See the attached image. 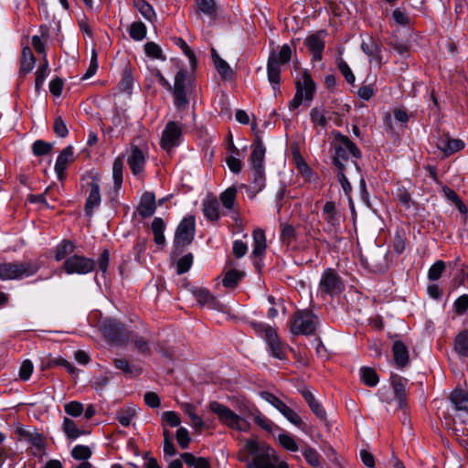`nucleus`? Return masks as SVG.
Segmentation results:
<instances>
[{"label": "nucleus", "mask_w": 468, "mask_h": 468, "mask_svg": "<svg viewBox=\"0 0 468 468\" xmlns=\"http://www.w3.org/2000/svg\"><path fill=\"white\" fill-rule=\"evenodd\" d=\"M333 148V164L337 169L346 167V163L351 160L356 170H359L356 160L362 157V153L347 136L339 132L334 133Z\"/></svg>", "instance_id": "nucleus-1"}, {"label": "nucleus", "mask_w": 468, "mask_h": 468, "mask_svg": "<svg viewBox=\"0 0 468 468\" xmlns=\"http://www.w3.org/2000/svg\"><path fill=\"white\" fill-rule=\"evenodd\" d=\"M250 325L258 336L265 340L273 357L281 360L285 358L284 344L281 341L275 328L256 321L250 322Z\"/></svg>", "instance_id": "nucleus-2"}, {"label": "nucleus", "mask_w": 468, "mask_h": 468, "mask_svg": "<svg viewBox=\"0 0 468 468\" xmlns=\"http://www.w3.org/2000/svg\"><path fill=\"white\" fill-rule=\"evenodd\" d=\"M292 57V48L288 44L282 46L281 50L271 52L267 62L268 80L272 90L277 91L281 82V65L288 63Z\"/></svg>", "instance_id": "nucleus-3"}, {"label": "nucleus", "mask_w": 468, "mask_h": 468, "mask_svg": "<svg viewBox=\"0 0 468 468\" xmlns=\"http://www.w3.org/2000/svg\"><path fill=\"white\" fill-rule=\"evenodd\" d=\"M39 270L33 261L0 262V280H22L33 276Z\"/></svg>", "instance_id": "nucleus-4"}, {"label": "nucleus", "mask_w": 468, "mask_h": 468, "mask_svg": "<svg viewBox=\"0 0 468 468\" xmlns=\"http://www.w3.org/2000/svg\"><path fill=\"white\" fill-rule=\"evenodd\" d=\"M209 410L217 414L219 421L229 428L239 431H248L249 423L227 406L218 401H212L209 404Z\"/></svg>", "instance_id": "nucleus-5"}, {"label": "nucleus", "mask_w": 468, "mask_h": 468, "mask_svg": "<svg viewBox=\"0 0 468 468\" xmlns=\"http://www.w3.org/2000/svg\"><path fill=\"white\" fill-rule=\"evenodd\" d=\"M195 236V218L186 217L176 229L174 238L175 254H180L183 250L191 244Z\"/></svg>", "instance_id": "nucleus-6"}, {"label": "nucleus", "mask_w": 468, "mask_h": 468, "mask_svg": "<svg viewBox=\"0 0 468 468\" xmlns=\"http://www.w3.org/2000/svg\"><path fill=\"white\" fill-rule=\"evenodd\" d=\"M317 317L310 310L297 311L292 317L291 332L293 335H308L314 332Z\"/></svg>", "instance_id": "nucleus-7"}, {"label": "nucleus", "mask_w": 468, "mask_h": 468, "mask_svg": "<svg viewBox=\"0 0 468 468\" xmlns=\"http://www.w3.org/2000/svg\"><path fill=\"white\" fill-rule=\"evenodd\" d=\"M249 468H289V466L285 462L279 461L272 448L264 446L257 453V456L252 457L251 462L249 463Z\"/></svg>", "instance_id": "nucleus-8"}, {"label": "nucleus", "mask_w": 468, "mask_h": 468, "mask_svg": "<svg viewBox=\"0 0 468 468\" xmlns=\"http://www.w3.org/2000/svg\"><path fill=\"white\" fill-rule=\"evenodd\" d=\"M94 268V260L78 254L67 258L62 265L67 274L85 275L91 272Z\"/></svg>", "instance_id": "nucleus-9"}, {"label": "nucleus", "mask_w": 468, "mask_h": 468, "mask_svg": "<svg viewBox=\"0 0 468 468\" xmlns=\"http://www.w3.org/2000/svg\"><path fill=\"white\" fill-rule=\"evenodd\" d=\"M184 125L176 121H170L166 123L161 136L160 146L169 152L175 146L179 144L182 137Z\"/></svg>", "instance_id": "nucleus-10"}, {"label": "nucleus", "mask_w": 468, "mask_h": 468, "mask_svg": "<svg viewBox=\"0 0 468 468\" xmlns=\"http://www.w3.org/2000/svg\"><path fill=\"white\" fill-rule=\"evenodd\" d=\"M187 71L180 69L175 77L173 89L174 103L178 110H184L189 103L187 99Z\"/></svg>", "instance_id": "nucleus-11"}, {"label": "nucleus", "mask_w": 468, "mask_h": 468, "mask_svg": "<svg viewBox=\"0 0 468 468\" xmlns=\"http://www.w3.org/2000/svg\"><path fill=\"white\" fill-rule=\"evenodd\" d=\"M343 289V283L340 277L333 269H327L322 274L319 290L323 293L335 295Z\"/></svg>", "instance_id": "nucleus-12"}, {"label": "nucleus", "mask_w": 468, "mask_h": 468, "mask_svg": "<svg viewBox=\"0 0 468 468\" xmlns=\"http://www.w3.org/2000/svg\"><path fill=\"white\" fill-rule=\"evenodd\" d=\"M390 379L399 408L403 410L407 405L408 379L398 374H391Z\"/></svg>", "instance_id": "nucleus-13"}, {"label": "nucleus", "mask_w": 468, "mask_h": 468, "mask_svg": "<svg viewBox=\"0 0 468 468\" xmlns=\"http://www.w3.org/2000/svg\"><path fill=\"white\" fill-rule=\"evenodd\" d=\"M103 333L110 340L118 344H122L127 339L123 325L115 320H108L104 323Z\"/></svg>", "instance_id": "nucleus-14"}, {"label": "nucleus", "mask_w": 468, "mask_h": 468, "mask_svg": "<svg viewBox=\"0 0 468 468\" xmlns=\"http://www.w3.org/2000/svg\"><path fill=\"white\" fill-rule=\"evenodd\" d=\"M146 162L145 153L136 145L131 148V154L127 159V163L132 173L134 176L141 174L144 169Z\"/></svg>", "instance_id": "nucleus-15"}, {"label": "nucleus", "mask_w": 468, "mask_h": 468, "mask_svg": "<svg viewBox=\"0 0 468 468\" xmlns=\"http://www.w3.org/2000/svg\"><path fill=\"white\" fill-rule=\"evenodd\" d=\"M266 148L261 139L257 136L251 144L250 162L251 169L264 168Z\"/></svg>", "instance_id": "nucleus-16"}, {"label": "nucleus", "mask_w": 468, "mask_h": 468, "mask_svg": "<svg viewBox=\"0 0 468 468\" xmlns=\"http://www.w3.org/2000/svg\"><path fill=\"white\" fill-rule=\"evenodd\" d=\"M436 145L445 155H450L461 151L464 147V143L450 137L449 134H443L438 138Z\"/></svg>", "instance_id": "nucleus-17"}, {"label": "nucleus", "mask_w": 468, "mask_h": 468, "mask_svg": "<svg viewBox=\"0 0 468 468\" xmlns=\"http://www.w3.org/2000/svg\"><path fill=\"white\" fill-rule=\"evenodd\" d=\"M451 402L457 413L462 418L468 415V392L463 389H456L450 396Z\"/></svg>", "instance_id": "nucleus-18"}, {"label": "nucleus", "mask_w": 468, "mask_h": 468, "mask_svg": "<svg viewBox=\"0 0 468 468\" xmlns=\"http://www.w3.org/2000/svg\"><path fill=\"white\" fill-rule=\"evenodd\" d=\"M90 190L85 204V213L88 217H91L94 208L98 207L101 204V193L98 179L93 177L90 182Z\"/></svg>", "instance_id": "nucleus-19"}, {"label": "nucleus", "mask_w": 468, "mask_h": 468, "mask_svg": "<svg viewBox=\"0 0 468 468\" xmlns=\"http://www.w3.org/2000/svg\"><path fill=\"white\" fill-rule=\"evenodd\" d=\"M73 154L74 152L71 145L65 147L58 154L54 169L59 180L63 179L68 165L73 161Z\"/></svg>", "instance_id": "nucleus-20"}, {"label": "nucleus", "mask_w": 468, "mask_h": 468, "mask_svg": "<svg viewBox=\"0 0 468 468\" xmlns=\"http://www.w3.org/2000/svg\"><path fill=\"white\" fill-rule=\"evenodd\" d=\"M392 353L394 363L399 368H403L409 365V350L402 341L397 340L393 343Z\"/></svg>", "instance_id": "nucleus-21"}, {"label": "nucleus", "mask_w": 468, "mask_h": 468, "mask_svg": "<svg viewBox=\"0 0 468 468\" xmlns=\"http://www.w3.org/2000/svg\"><path fill=\"white\" fill-rule=\"evenodd\" d=\"M295 85L296 90H298L299 87L303 91V96L305 101H311L313 99L315 84L311 75L306 70L302 73V77L296 80Z\"/></svg>", "instance_id": "nucleus-22"}, {"label": "nucleus", "mask_w": 468, "mask_h": 468, "mask_svg": "<svg viewBox=\"0 0 468 468\" xmlns=\"http://www.w3.org/2000/svg\"><path fill=\"white\" fill-rule=\"evenodd\" d=\"M306 403L310 407L312 412L319 419L325 420L326 412L320 402H318L313 392L307 388H303L299 391Z\"/></svg>", "instance_id": "nucleus-23"}, {"label": "nucleus", "mask_w": 468, "mask_h": 468, "mask_svg": "<svg viewBox=\"0 0 468 468\" xmlns=\"http://www.w3.org/2000/svg\"><path fill=\"white\" fill-rule=\"evenodd\" d=\"M156 209L155 197L153 193L146 192L142 196L140 204L138 206V213L143 218L151 217L154 214Z\"/></svg>", "instance_id": "nucleus-24"}, {"label": "nucleus", "mask_w": 468, "mask_h": 468, "mask_svg": "<svg viewBox=\"0 0 468 468\" xmlns=\"http://www.w3.org/2000/svg\"><path fill=\"white\" fill-rule=\"evenodd\" d=\"M322 213L324 220L328 225L336 229L340 226L341 215L336 209L335 203L333 201H327L323 207Z\"/></svg>", "instance_id": "nucleus-25"}, {"label": "nucleus", "mask_w": 468, "mask_h": 468, "mask_svg": "<svg viewBox=\"0 0 468 468\" xmlns=\"http://www.w3.org/2000/svg\"><path fill=\"white\" fill-rule=\"evenodd\" d=\"M211 57L213 63L221 78L223 80H231L234 75L232 69L229 67L227 61L220 58L215 48L211 49Z\"/></svg>", "instance_id": "nucleus-26"}, {"label": "nucleus", "mask_w": 468, "mask_h": 468, "mask_svg": "<svg viewBox=\"0 0 468 468\" xmlns=\"http://www.w3.org/2000/svg\"><path fill=\"white\" fill-rule=\"evenodd\" d=\"M203 213L210 221H217L219 218V203L215 197H207L204 200Z\"/></svg>", "instance_id": "nucleus-27"}, {"label": "nucleus", "mask_w": 468, "mask_h": 468, "mask_svg": "<svg viewBox=\"0 0 468 468\" xmlns=\"http://www.w3.org/2000/svg\"><path fill=\"white\" fill-rule=\"evenodd\" d=\"M36 64V58L29 47H24L22 49V56L20 60V75L29 73Z\"/></svg>", "instance_id": "nucleus-28"}, {"label": "nucleus", "mask_w": 468, "mask_h": 468, "mask_svg": "<svg viewBox=\"0 0 468 468\" xmlns=\"http://www.w3.org/2000/svg\"><path fill=\"white\" fill-rule=\"evenodd\" d=\"M278 411L295 427L301 430H304L306 428V424L300 415L286 403H284Z\"/></svg>", "instance_id": "nucleus-29"}, {"label": "nucleus", "mask_w": 468, "mask_h": 468, "mask_svg": "<svg viewBox=\"0 0 468 468\" xmlns=\"http://www.w3.org/2000/svg\"><path fill=\"white\" fill-rule=\"evenodd\" d=\"M453 349L459 356L468 357V329L457 334L453 341Z\"/></svg>", "instance_id": "nucleus-30"}, {"label": "nucleus", "mask_w": 468, "mask_h": 468, "mask_svg": "<svg viewBox=\"0 0 468 468\" xmlns=\"http://www.w3.org/2000/svg\"><path fill=\"white\" fill-rule=\"evenodd\" d=\"M362 51L369 58L370 62L375 61L378 66L381 65L380 48L371 38L368 42L363 41L361 44Z\"/></svg>", "instance_id": "nucleus-31"}, {"label": "nucleus", "mask_w": 468, "mask_h": 468, "mask_svg": "<svg viewBox=\"0 0 468 468\" xmlns=\"http://www.w3.org/2000/svg\"><path fill=\"white\" fill-rule=\"evenodd\" d=\"M136 414L137 410L135 406L126 405L116 412L115 418L123 427H128Z\"/></svg>", "instance_id": "nucleus-32"}, {"label": "nucleus", "mask_w": 468, "mask_h": 468, "mask_svg": "<svg viewBox=\"0 0 468 468\" xmlns=\"http://www.w3.org/2000/svg\"><path fill=\"white\" fill-rule=\"evenodd\" d=\"M311 122L315 129L325 130L328 120L326 112L323 107H314L310 112Z\"/></svg>", "instance_id": "nucleus-33"}, {"label": "nucleus", "mask_w": 468, "mask_h": 468, "mask_svg": "<svg viewBox=\"0 0 468 468\" xmlns=\"http://www.w3.org/2000/svg\"><path fill=\"white\" fill-rule=\"evenodd\" d=\"M305 46L313 53L314 58L320 60L322 52L324 48V43L317 35H312L305 39Z\"/></svg>", "instance_id": "nucleus-34"}, {"label": "nucleus", "mask_w": 468, "mask_h": 468, "mask_svg": "<svg viewBox=\"0 0 468 468\" xmlns=\"http://www.w3.org/2000/svg\"><path fill=\"white\" fill-rule=\"evenodd\" d=\"M266 250V237L262 229H255L253 231V250L255 257L262 256Z\"/></svg>", "instance_id": "nucleus-35"}, {"label": "nucleus", "mask_w": 468, "mask_h": 468, "mask_svg": "<svg viewBox=\"0 0 468 468\" xmlns=\"http://www.w3.org/2000/svg\"><path fill=\"white\" fill-rule=\"evenodd\" d=\"M196 300L201 305H208L214 307L216 304V297L206 288H197L193 292Z\"/></svg>", "instance_id": "nucleus-36"}, {"label": "nucleus", "mask_w": 468, "mask_h": 468, "mask_svg": "<svg viewBox=\"0 0 468 468\" xmlns=\"http://www.w3.org/2000/svg\"><path fill=\"white\" fill-rule=\"evenodd\" d=\"M48 74V61L47 55L43 57L42 62L36 71L35 90L39 91L42 89L43 83Z\"/></svg>", "instance_id": "nucleus-37"}, {"label": "nucleus", "mask_w": 468, "mask_h": 468, "mask_svg": "<svg viewBox=\"0 0 468 468\" xmlns=\"http://www.w3.org/2000/svg\"><path fill=\"white\" fill-rule=\"evenodd\" d=\"M133 6L149 22H153L156 16L153 6L145 0H133Z\"/></svg>", "instance_id": "nucleus-38"}, {"label": "nucleus", "mask_w": 468, "mask_h": 468, "mask_svg": "<svg viewBox=\"0 0 468 468\" xmlns=\"http://www.w3.org/2000/svg\"><path fill=\"white\" fill-rule=\"evenodd\" d=\"M113 364L116 368L122 370L128 377L138 376L141 373L139 367L131 365L125 358H115Z\"/></svg>", "instance_id": "nucleus-39"}, {"label": "nucleus", "mask_w": 468, "mask_h": 468, "mask_svg": "<svg viewBox=\"0 0 468 468\" xmlns=\"http://www.w3.org/2000/svg\"><path fill=\"white\" fill-rule=\"evenodd\" d=\"M250 414L253 417L255 423L262 430L271 432L273 428H276V425L270 419L265 417L258 409H254Z\"/></svg>", "instance_id": "nucleus-40"}, {"label": "nucleus", "mask_w": 468, "mask_h": 468, "mask_svg": "<svg viewBox=\"0 0 468 468\" xmlns=\"http://www.w3.org/2000/svg\"><path fill=\"white\" fill-rule=\"evenodd\" d=\"M123 172V157L118 156L114 159L112 165V178L114 182V186L119 189L122 184V176Z\"/></svg>", "instance_id": "nucleus-41"}, {"label": "nucleus", "mask_w": 468, "mask_h": 468, "mask_svg": "<svg viewBox=\"0 0 468 468\" xmlns=\"http://www.w3.org/2000/svg\"><path fill=\"white\" fill-rule=\"evenodd\" d=\"M41 35L40 36H33L32 37V46L37 53L42 54L43 57L46 54L45 49V42L44 40H47L48 38V29L45 27H40Z\"/></svg>", "instance_id": "nucleus-42"}, {"label": "nucleus", "mask_w": 468, "mask_h": 468, "mask_svg": "<svg viewBox=\"0 0 468 468\" xmlns=\"http://www.w3.org/2000/svg\"><path fill=\"white\" fill-rule=\"evenodd\" d=\"M182 460L193 468H210L209 462L203 457H196L192 453L185 452L181 454Z\"/></svg>", "instance_id": "nucleus-43"}, {"label": "nucleus", "mask_w": 468, "mask_h": 468, "mask_svg": "<svg viewBox=\"0 0 468 468\" xmlns=\"http://www.w3.org/2000/svg\"><path fill=\"white\" fill-rule=\"evenodd\" d=\"M75 250V245L69 240H63L56 247L55 260L60 261L66 258L67 255L71 254Z\"/></svg>", "instance_id": "nucleus-44"}, {"label": "nucleus", "mask_w": 468, "mask_h": 468, "mask_svg": "<svg viewBox=\"0 0 468 468\" xmlns=\"http://www.w3.org/2000/svg\"><path fill=\"white\" fill-rule=\"evenodd\" d=\"M146 32V27L141 21L132 23L129 28V35L135 41H142L145 37Z\"/></svg>", "instance_id": "nucleus-45"}, {"label": "nucleus", "mask_w": 468, "mask_h": 468, "mask_svg": "<svg viewBox=\"0 0 468 468\" xmlns=\"http://www.w3.org/2000/svg\"><path fill=\"white\" fill-rule=\"evenodd\" d=\"M360 376L362 381L368 387H375L379 381L378 374L371 367H362L360 369Z\"/></svg>", "instance_id": "nucleus-46"}, {"label": "nucleus", "mask_w": 468, "mask_h": 468, "mask_svg": "<svg viewBox=\"0 0 468 468\" xmlns=\"http://www.w3.org/2000/svg\"><path fill=\"white\" fill-rule=\"evenodd\" d=\"M237 197V189L235 187H229L220 194L219 199L223 207L230 210L233 208Z\"/></svg>", "instance_id": "nucleus-47"}, {"label": "nucleus", "mask_w": 468, "mask_h": 468, "mask_svg": "<svg viewBox=\"0 0 468 468\" xmlns=\"http://www.w3.org/2000/svg\"><path fill=\"white\" fill-rule=\"evenodd\" d=\"M63 431L69 439H77L83 434V431L77 426L76 422L69 418H64Z\"/></svg>", "instance_id": "nucleus-48"}, {"label": "nucleus", "mask_w": 468, "mask_h": 468, "mask_svg": "<svg viewBox=\"0 0 468 468\" xmlns=\"http://www.w3.org/2000/svg\"><path fill=\"white\" fill-rule=\"evenodd\" d=\"M243 273L237 270H230L224 275L222 283L226 288H234L241 279Z\"/></svg>", "instance_id": "nucleus-49"}, {"label": "nucleus", "mask_w": 468, "mask_h": 468, "mask_svg": "<svg viewBox=\"0 0 468 468\" xmlns=\"http://www.w3.org/2000/svg\"><path fill=\"white\" fill-rule=\"evenodd\" d=\"M25 439L30 442L34 447H36L39 452H42L45 449V440L37 432H29L25 431L24 432Z\"/></svg>", "instance_id": "nucleus-50"}, {"label": "nucleus", "mask_w": 468, "mask_h": 468, "mask_svg": "<svg viewBox=\"0 0 468 468\" xmlns=\"http://www.w3.org/2000/svg\"><path fill=\"white\" fill-rule=\"evenodd\" d=\"M53 148V144L47 143L43 140H37L32 145L33 154L37 156L48 154Z\"/></svg>", "instance_id": "nucleus-51"}, {"label": "nucleus", "mask_w": 468, "mask_h": 468, "mask_svg": "<svg viewBox=\"0 0 468 468\" xmlns=\"http://www.w3.org/2000/svg\"><path fill=\"white\" fill-rule=\"evenodd\" d=\"M144 51L148 57L154 59H165V57L163 55L162 48L154 42H147L144 45Z\"/></svg>", "instance_id": "nucleus-52"}, {"label": "nucleus", "mask_w": 468, "mask_h": 468, "mask_svg": "<svg viewBox=\"0 0 468 468\" xmlns=\"http://www.w3.org/2000/svg\"><path fill=\"white\" fill-rule=\"evenodd\" d=\"M71 456L75 460L86 461L91 456V451L88 446L79 444L72 449Z\"/></svg>", "instance_id": "nucleus-53"}, {"label": "nucleus", "mask_w": 468, "mask_h": 468, "mask_svg": "<svg viewBox=\"0 0 468 468\" xmlns=\"http://www.w3.org/2000/svg\"><path fill=\"white\" fill-rule=\"evenodd\" d=\"M279 442L280 444L286 450L290 452H297L298 445L292 436L287 433H282L279 435Z\"/></svg>", "instance_id": "nucleus-54"}, {"label": "nucleus", "mask_w": 468, "mask_h": 468, "mask_svg": "<svg viewBox=\"0 0 468 468\" xmlns=\"http://www.w3.org/2000/svg\"><path fill=\"white\" fill-rule=\"evenodd\" d=\"M445 270V263L442 261H437L429 270L428 277L431 281H437L441 278Z\"/></svg>", "instance_id": "nucleus-55"}, {"label": "nucleus", "mask_w": 468, "mask_h": 468, "mask_svg": "<svg viewBox=\"0 0 468 468\" xmlns=\"http://www.w3.org/2000/svg\"><path fill=\"white\" fill-rule=\"evenodd\" d=\"M193 264V255L191 253H187L185 256H183L179 261H177V273L183 274L187 272L191 266Z\"/></svg>", "instance_id": "nucleus-56"}, {"label": "nucleus", "mask_w": 468, "mask_h": 468, "mask_svg": "<svg viewBox=\"0 0 468 468\" xmlns=\"http://www.w3.org/2000/svg\"><path fill=\"white\" fill-rule=\"evenodd\" d=\"M392 18L396 24L402 27H407L410 24V16L400 8H397L393 11Z\"/></svg>", "instance_id": "nucleus-57"}, {"label": "nucleus", "mask_w": 468, "mask_h": 468, "mask_svg": "<svg viewBox=\"0 0 468 468\" xmlns=\"http://www.w3.org/2000/svg\"><path fill=\"white\" fill-rule=\"evenodd\" d=\"M253 175L254 188L257 191L262 190L265 186V173L264 168L251 169Z\"/></svg>", "instance_id": "nucleus-58"}, {"label": "nucleus", "mask_w": 468, "mask_h": 468, "mask_svg": "<svg viewBox=\"0 0 468 468\" xmlns=\"http://www.w3.org/2000/svg\"><path fill=\"white\" fill-rule=\"evenodd\" d=\"M303 455L304 456L306 462L314 466L318 467L320 465V455L318 452L313 448H307L303 452Z\"/></svg>", "instance_id": "nucleus-59"}, {"label": "nucleus", "mask_w": 468, "mask_h": 468, "mask_svg": "<svg viewBox=\"0 0 468 468\" xmlns=\"http://www.w3.org/2000/svg\"><path fill=\"white\" fill-rule=\"evenodd\" d=\"M453 307L458 315L464 314L468 310V294L458 297L453 303Z\"/></svg>", "instance_id": "nucleus-60"}, {"label": "nucleus", "mask_w": 468, "mask_h": 468, "mask_svg": "<svg viewBox=\"0 0 468 468\" xmlns=\"http://www.w3.org/2000/svg\"><path fill=\"white\" fill-rule=\"evenodd\" d=\"M295 230L291 225L282 224L281 239L283 243L290 245L294 239Z\"/></svg>", "instance_id": "nucleus-61"}, {"label": "nucleus", "mask_w": 468, "mask_h": 468, "mask_svg": "<svg viewBox=\"0 0 468 468\" xmlns=\"http://www.w3.org/2000/svg\"><path fill=\"white\" fill-rule=\"evenodd\" d=\"M65 412L72 417H79L83 412V405L79 401H70L64 407Z\"/></svg>", "instance_id": "nucleus-62"}, {"label": "nucleus", "mask_w": 468, "mask_h": 468, "mask_svg": "<svg viewBox=\"0 0 468 468\" xmlns=\"http://www.w3.org/2000/svg\"><path fill=\"white\" fill-rule=\"evenodd\" d=\"M162 420L163 421L169 424L171 427H178L181 423V420L178 413L174 410L163 412Z\"/></svg>", "instance_id": "nucleus-63"}, {"label": "nucleus", "mask_w": 468, "mask_h": 468, "mask_svg": "<svg viewBox=\"0 0 468 468\" xmlns=\"http://www.w3.org/2000/svg\"><path fill=\"white\" fill-rule=\"evenodd\" d=\"M176 437L179 446L182 449H186L188 447L190 442V437L188 431L185 427L178 428V430L176 431Z\"/></svg>", "instance_id": "nucleus-64"}]
</instances>
